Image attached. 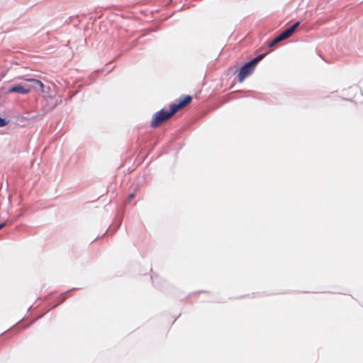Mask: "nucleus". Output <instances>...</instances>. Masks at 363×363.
Instances as JSON below:
<instances>
[{
	"mask_svg": "<svg viewBox=\"0 0 363 363\" xmlns=\"http://www.w3.org/2000/svg\"><path fill=\"white\" fill-rule=\"evenodd\" d=\"M26 81L28 82H32L33 83V86H38L39 87V90L40 91H41V93L43 94H49V91H50V88L49 86H45L43 82L38 79H33V78H28V79H26Z\"/></svg>",
	"mask_w": 363,
	"mask_h": 363,
	"instance_id": "nucleus-5",
	"label": "nucleus"
},
{
	"mask_svg": "<svg viewBox=\"0 0 363 363\" xmlns=\"http://www.w3.org/2000/svg\"><path fill=\"white\" fill-rule=\"evenodd\" d=\"M299 26V22H296L293 26H290V28L286 29L283 33L278 35L277 38L272 40L271 43H269V47L272 48L274 45H276L278 42H280L283 40L288 39L289 37H291L294 33V31L296 30L297 27Z\"/></svg>",
	"mask_w": 363,
	"mask_h": 363,
	"instance_id": "nucleus-3",
	"label": "nucleus"
},
{
	"mask_svg": "<svg viewBox=\"0 0 363 363\" xmlns=\"http://www.w3.org/2000/svg\"><path fill=\"white\" fill-rule=\"evenodd\" d=\"M264 55L261 54L254 60L248 62L238 69V82L242 83L246 77H249L252 74L253 70H255V66L260 62L261 60L263 59Z\"/></svg>",
	"mask_w": 363,
	"mask_h": 363,
	"instance_id": "nucleus-2",
	"label": "nucleus"
},
{
	"mask_svg": "<svg viewBox=\"0 0 363 363\" xmlns=\"http://www.w3.org/2000/svg\"><path fill=\"white\" fill-rule=\"evenodd\" d=\"M6 124V121L0 117V128L5 126Z\"/></svg>",
	"mask_w": 363,
	"mask_h": 363,
	"instance_id": "nucleus-6",
	"label": "nucleus"
},
{
	"mask_svg": "<svg viewBox=\"0 0 363 363\" xmlns=\"http://www.w3.org/2000/svg\"><path fill=\"white\" fill-rule=\"evenodd\" d=\"M135 196V195H134L133 193L130 194V195H128V202H130L131 200H133V199Z\"/></svg>",
	"mask_w": 363,
	"mask_h": 363,
	"instance_id": "nucleus-7",
	"label": "nucleus"
},
{
	"mask_svg": "<svg viewBox=\"0 0 363 363\" xmlns=\"http://www.w3.org/2000/svg\"><path fill=\"white\" fill-rule=\"evenodd\" d=\"M4 223H1V224H0V230H1V228H4Z\"/></svg>",
	"mask_w": 363,
	"mask_h": 363,
	"instance_id": "nucleus-8",
	"label": "nucleus"
},
{
	"mask_svg": "<svg viewBox=\"0 0 363 363\" xmlns=\"http://www.w3.org/2000/svg\"><path fill=\"white\" fill-rule=\"evenodd\" d=\"M191 96L189 95L184 96L174 104L169 105V111H166L164 109H161L158 111L153 115L152 123H150V126L152 128H156L162 123L166 122L172 116L177 113V111H180L182 108L186 107V106L189 105L191 102Z\"/></svg>",
	"mask_w": 363,
	"mask_h": 363,
	"instance_id": "nucleus-1",
	"label": "nucleus"
},
{
	"mask_svg": "<svg viewBox=\"0 0 363 363\" xmlns=\"http://www.w3.org/2000/svg\"><path fill=\"white\" fill-rule=\"evenodd\" d=\"M33 90H37L35 86H23L16 85L9 89V92L10 93H19L21 94H27Z\"/></svg>",
	"mask_w": 363,
	"mask_h": 363,
	"instance_id": "nucleus-4",
	"label": "nucleus"
}]
</instances>
